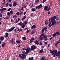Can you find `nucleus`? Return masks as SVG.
Returning <instances> with one entry per match:
<instances>
[{"label": "nucleus", "mask_w": 60, "mask_h": 60, "mask_svg": "<svg viewBox=\"0 0 60 60\" xmlns=\"http://www.w3.org/2000/svg\"><path fill=\"white\" fill-rule=\"evenodd\" d=\"M30 31V30H28L26 32V33L27 34L28 33V32H29Z\"/></svg>", "instance_id": "de8ad7c7"}, {"label": "nucleus", "mask_w": 60, "mask_h": 60, "mask_svg": "<svg viewBox=\"0 0 60 60\" xmlns=\"http://www.w3.org/2000/svg\"><path fill=\"white\" fill-rule=\"evenodd\" d=\"M53 39V37H52L51 38H50V40H51Z\"/></svg>", "instance_id": "69168bd1"}, {"label": "nucleus", "mask_w": 60, "mask_h": 60, "mask_svg": "<svg viewBox=\"0 0 60 60\" xmlns=\"http://www.w3.org/2000/svg\"><path fill=\"white\" fill-rule=\"evenodd\" d=\"M22 29H18V30H16L17 31H19V32H21L22 31Z\"/></svg>", "instance_id": "412c9836"}, {"label": "nucleus", "mask_w": 60, "mask_h": 60, "mask_svg": "<svg viewBox=\"0 0 60 60\" xmlns=\"http://www.w3.org/2000/svg\"><path fill=\"white\" fill-rule=\"evenodd\" d=\"M26 18V16H24L22 17V18L21 20L22 21H23V20H24Z\"/></svg>", "instance_id": "4468645a"}, {"label": "nucleus", "mask_w": 60, "mask_h": 60, "mask_svg": "<svg viewBox=\"0 0 60 60\" xmlns=\"http://www.w3.org/2000/svg\"><path fill=\"white\" fill-rule=\"evenodd\" d=\"M15 22H16L15 23V24H16V23H17L18 22V21L17 20V19H16Z\"/></svg>", "instance_id": "49530a36"}, {"label": "nucleus", "mask_w": 60, "mask_h": 60, "mask_svg": "<svg viewBox=\"0 0 60 60\" xmlns=\"http://www.w3.org/2000/svg\"><path fill=\"white\" fill-rule=\"evenodd\" d=\"M56 33H54L53 34V35L52 36H53V37H55V36H56Z\"/></svg>", "instance_id": "37998d69"}, {"label": "nucleus", "mask_w": 60, "mask_h": 60, "mask_svg": "<svg viewBox=\"0 0 60 60\" xmlns=\"http://www.w3.org/2000/svg\"><path fill=\"white\" fill-rule=\"evenodd\" d=\"M34 33V31H32L31 33V35L33 34Z\"/></svg>", "instance_id": "8fccbe9b"}, {"label": "nucleus", "mask_w": 60, "mask_h": 60, "mask_svg": "<svg viewBox=\"0 0 60 60\" xmlns=\"http://www.w3.org/2000/svg\"><path fill=\"white\" fill-rule=\"evenodd\" d=\"M6 7L8 6L9 5V4H8V3H6Z\"/></svg>", "instance_id": "09e8293b"}, {"label": "nucleus", "mask_w": 60, "mask_h": 60, "mask_svg": "<svg viewBox=\"0 0 60 60\" xmlns=\"http://www.w3.org/2000/svg\"><path fill=\"white\" fill-rule=\"evenodd\" d=\"M22 40H23L24 41L25 40H26V38L25 37H22Z\"/></svg>", "instance_id": "7c9ffc66"}, {"label": "nucleus", "mask_w": 60, "mask_h": 60, "mask_svg": "<svg viewBox=\"0 0 60 60\" xmlns=\"http://www.w3.org/2000/svg\"><path fill=\"white\" fill-rule=\"evenodd\" d=\"M45 23L46 25L48 24V22H47V20H46Z\"/></svg>", "instance_id": "79ce46f5"}, {"label": "nucleus", "mask_w": 60, "mask_h": 60, "mask_svg": "<svg viewBox=\"0 0 60 60\" xmlns=\"http://www.w3.org/2000/svg\"><path fill=\"white\" fill-rule=\"evenodd\" d=\"M6 37L8 38V33H6L5 34Z\"/></svg>", "instance_id": "393cba45"}, {"label": "nucleus", "mask_w": 60, "mask_h": 60, "mask_svg": "<svg viewBox=\"0 0 60 60\" xmlns=\"http://www.w3.org/2000/svg\"><path fill=\"white\" fill-rule=\"evenodd\" d=\"M0 17H2V14L0 13Z\"/></svg>", "instance_id": "338daca9"}, {"label": "nucleus", "mask_w": 60, "mask_h": 60, "mask_svg": "<svg viewBox=\"0 0 60 60\" xmlns=\"http://www.w3.org/2000/svg\"><path fill=\"white\" fill-rule=\"evenodd\" d=\"M47 30V28L46 27H45L44 28H42V30L41 31V33H43V32L44 31V30Z\"/></svg>", "instance_id": "423d86ee"}, {"label": "nucleus", "mask_w": 60, "mask_h": 60, "mask_svg": "<svg viewBox=\"0 0 60 60\" xmlns=\"http://www.w3.org/2000/svg\"><path fill=\"white\" fill-rule=\"evenodd\" d=\"M2 10L3 11L4 10H6V8H2Z\"/></svg>", "instance_id": "ea45409f"}, {"label": "nucleus", "mask_w": 60, "mask_h": 60, "mask_svg": "<svg viewBox=\"0 0 60 60\" xmlns=\"http://www.w3.org/2000/svg\"><path fill=\"white\" fill-rule=\"evenodd\" d=\"M36 27V26L35 25H34L32 26L31 28V29H35Z\"/></svg>", "instance_id": "9b49d317"}, {"label": "nucleus", "mask_w": 60, "mask_h": 60, "mask_svg": "<svg viewBox=\"0 0 60 60\" xmlns=\"http://www.w3.org/2000/svg\"><path fill=\"white\" fill-rule=\"evenodd\" d=\"M35 43L36 44H37V45H39V42H38V41L37 40L35 41Z\"/></svg>", "instance_id": "f8f14e48"}, {"label": "nucleus", "mask_w": 60, "mask_h": 60, "mask_svg": "<svg viewBox=\"0 0 60 60\" xmlns=\"http://www.w3.org/2000/svg\"><path fill=\"white\" fill-rule=\"evenodd\" d=\"M38 6H37L35 7V8L36 9H38Z\"/></svg>", "instance_id": "e2e57ef3"}, {"label": "nucleus", "mask_w": 60, "mask_h": 60, "mask_svg": "<svg viewBox=\"0 0 60 60\" xmlns=\"http://www.w3.org/2000/svg\"><path fill=\"white\" fill-rule=\"evenodd\" d=\"M34 49H36V46L34 45H33V46H31V47L30 50L33 51Z\"/></svg>", "instance_id": "39448f33"}, {"label": "nucleus", "mask_w": 60, "mask_h": 60, "mask_svg": "<svg viewBox=\"0 0 60 60\" xmlns=\"http://www.w3.org/2000/svg\"><path fill=\"white\" fill-rule=\"evenodd\" d=\"M53 20H54L53 19V18H52L51 19V21H50L51 22H52L53 21Z\"/></svg>", "instance_id": "864d4df0"}, {"label": "nucleus", "mask_w": 60, "mask_h": 60, "mask_svg": "<svg viewBox=\"0 0 60 60\" xmlns=\"http://www.w3.org/2000/svg\"><path fill=\"white\" fill-rule=\"evenodd\" d=\"M11 10V8H9L8 9V11H10Z\"/></svg>", "instance_id": "603ef678"}, {"label": "nucleus", "mask_w": 60, "mask_h": 60, "mask_svg": "<svg viewBox=\"0 0 60 60\" xmlns=\"http://www.w3.org/2000/svg\"><path fill=\"white\" fill-rule=\"evenodd\" d=\"M44 59V56H43V57L41 58V60H43Z\"/></svg>", "instance_id": "4d7b16f0"}, {"label": "nucleus", "mask_w": 60, "mask_h": 60, "mask_svg": "<svg viewBox=\"0 0 60 60\" xmlns=\"http://www.w3.org/2000/svg\"><path fill=\"white\" fill-rule=\"evenodd\" d=\"M51 23H52V22L50 21V22H49V24L48 26L49 28H50V27H51V25H51Z\"/></svg>", "instance_id": "a211bd4d"}, {"label": "nucleus", "mask_w": 60, "mask_h": 60, "mask_svg": "<svg viewBox=\"0 0 60 60\" xmlns=\"http://www.w3.org/2000/svg\"><path fill=\"white\" fill-rule=\"evenodd\" d=\"M7 15L10 16L11 15V13L9 12H7Z\"/></svg>", "instance_id": "72a5a7b5"}, {"label": "nucleus", "mask_w": 60, "mask_h": 60, "mask_svg": "<svg viewBox=\"0 0 60 60\" xmlns=\"http://www.w3.org/2000/svg\"><path fill=\"white\" fill-rule=\"evenodd\" d=\"M45 1H46V0H43L42 1V3H44V2H45Z\"/></svg>", "instance_id": "052dcab7"}, {"label": "nucleus", "mask_w": 60, "mask_h": 60, "mask_svg": "<svg viewBox=\"0 0 60 60\" xmlns=\"http://www.w3.org/2000/svg\"><path fill=\"white\" fill-rule=\"evenodd\" d=\"M56 55H56V56H60V52H58V53L57 52V54H56Z\"/></svg>", "instance_id": "6ab92c4d"}, {"label": "nucleus", "mask_w": 60, "mask_h": 60, "mask_svg": "<svg viewBox=\"0 0 60 60\" xmlns=\"http://www.w3.org/2000/svg\"><path fill=\"white\" fill-rule=\"evenodd\" d=\"M27 49L28 50H29V51H31V49L30 47H28L27 48Z\"/></svg>", "instance_id": "a19ab883"}, {"label": "nucleus", "mask_w": 60, "mask_h": 60, "mask_svg": "<svg viewBox=\"0 0 60 60\" xmlns=\"http://www.w3.org/2000/svg\"><path fill=\"white\" fill-rule=\"evenodd\" d=\"M42 5L41 4H40V5H39L38 6V9H39L40 8H42Z\"/></svg>", "instance_id": "6e6552de"}, {"label": "nucleus", "mask_w": 60, "mask_h": 60, "mask_svg": "<svg viewBox=\"0 0 60 60\" xmlns=\"http://www.w3.org/2000/svg\"><path fill=\"white\" fill-rule=\"evenodd\" d=\"M19 13H19V12H17L16 13V14H17V15H20Z\"/></svg>", "instance_id": "a18cd8bd"}, {"label": "nucleus", "mask_w": 60, "mask_h": 60, "mask_svg": "<svg viewBox=\"0 0 60 60\" xmlns=\"http://www.w3.org/2000/svg\"><path fill=\"white\" fill-rule=\"evenodd\" d=\"M31 11H35V8H33L31 9Z\"/></svg>", "instance_id": "cd10ccee"}, {"label": "nucleus", "mask_w": 60, "mask_h": 60, "mask_svg": "<svg viewBox=\"0 0 60 60\" xmlns=\"http://www.w3.org/2000/svg\"><path fill=\"white\" fill-rule=\"evenodd\" d=\"M42 43H41V42H40V43L39 44V45H42Z\"/></svg>", "instance_id": "0e129e2a"}, {"label": "nucleus", "mask_w": 60, "mask_h": 60, "mask_svg": "<svg viewBox=\"0 0 60 60\" xmlns=\"http://www.w3.org/2000/svg\"><path fill=\"white\" fill-rule=\"evenodd\" d=\"M10 42L12 44H14V41H13V39L12 38L11 39V40L10 41Z\"/></svg>", "instance_id": "aec40b11"}, {"label": "nucleus", "mask_w": 60, "mask_h": 60, "mask_svg": "<svg viewBox=\"0 0 60 60\" xmlns=\"http://www.w3.org/2000/svg\"><path fill=\"white\" fill-rule=\"evenodd\" d=\"M44 36L42 37L40 36V39L41 40H44Z\"/></svg>", "instance_id": "ddd939ff"}, {"label": "nucleus", "mask_w": 60, "mask_h": 60, "mask_svg": "<svg viewBox=\"0 0 60 60\" xmlns=\"http://www.w3.org/2000/svg\"><path fill=\"white\" fill-rule=\"evenodd\" d=\"M23 7L24 8H26V6L25 4H23Z\"/></svg>", "instance_id": "4be33fe9"}, {"label": "nucleus", "mask_w": 60, "mask_h": 60, "mask_svg": "<svg viewBox=\"0 0 60 60\" xmlns=\"http://www.w3.org/2000/svg\"><path fill=\"white\" fill-rule=\"evenodd\" d=\"M45 35V34L43 33V34H41V35H40V36H43L44 35Z\"/></svg>", "instance_id": "58836bf2"}, {"label": "nucleus", "mask_w": 60, "mask_h": 60, "mask_svg": "<svg viewBox=\"0 0 60 60\" xmlns=\"http://www.w3.org/2000/svg\"><path fill=\"white\" fill-rule=\"evenodd\" d=\"M44 50L43 49H41L39 51V53H42L43 52Z\"/></svg>", "instance_id": "dca6fc26"}, {"label": "nucleus", "mask_w": 60, "mask_h": 60, "mask_svg": "<svg viewBox=\"0 0 60 60\" xmlns=\"http://www.w3.org/2000/svg\"><path fill=\"white\" fill-rule=\"evenodd\" d=\"M60 43V40L59 39V40L57 41L56 42V44H59Z\"/></svg>", "instance_id": "b1692460"}, {"label": "nucleus", "mask_w": 60, "mask_h": 60, "mask_svg": "<svg viewBox=\"0 0 60 60\" xmlns=\"http://www.w3.org/2000/svg\"><path fill=\"white\" fill-rule=\"evenodd\" d=\"M11 22H12L13 23H14V21H13V19H11Z\"/></svg>", "instance_id": "6e6d98bb"}, {"label": "nucleus", "mask_w": 60, "mask_h": 60, "mask_svg": "<svg viewBox=\"0 0 60 60\" xmlns=\"http://www.w3.org/2000/svg\"><path fill=\"white\" fill-rule=\"evenodd\" d=\"M25 26V24H24H24L22 25V28H24Z\"/></svg>", "instance_id": "c9c22d12"}, {"label": "nucleus", "mask_w": 60, "mask_h": 60, "mask_svg": "<svg viewBox=\"0 0 60 60\" xmlns=\"http://www.w3.org/2000/svg\"><path fill=\"white\" fill-rule=\"evenodd\" d=\"M9 18L8 16H7L5 17H4V19H7Z\"/></svg>", "instance_id": "c756f323"}, {"label": "nucleus", "mask_w": 60, "mask_h": 60, "mask_svg": "<svg viewBox=\"0 0 60 60\" xmlns=\"http://www.w3.org/2000/svg\"><path fill=\"white\" fill-rule=\"evenodd\" d=\"M17 15H13V18H16L17 17Z\"/></svg>", "instance_id": "4c0bfd02"}, {"label": "nucleus", "mask_w": 60, "mask_h": 60, "mask_svg": "<svg viewBox=\"0 0 60 60\" xmlns=\"http://www.w3.org/2000/svg\"><path fill=\"white\" fill-rule=\"evenodd\" d=\"M50 8L49 7L48 8H47L46 11H50Z\"/></svg>", "instance_id": "bb28decb"}, {"label": "nucleus", "mask_w": 60, "mask_h": 60, "mask_svg": "<svg viewBox=\"0 0 60 60\" xmlns=\"http://www.w3.org/2000/svg\"><path fill=\"white\" fill-rule=\"evenodd\" d=\"M47 43H48V42H44V43L45 45H46V44H47Z\"/></svg>", "instance_id": "774afa93"}, {"label": "nucleus", "mask_w": 60, "mask_h": 60, "mask_svg": "<svg viewBox=\"0 0 60 60\" xmlns=\"http://www.w3.org/2000/svg\"><path fill=\"white\" fill-rule=\"evenodd\" d=\"M9 6L10 7H11L12 6V5L11 4H9Z\"/></svg>", "instance_id": "bf43d9fd"}, {"label": "nucleus", "mask_w": 60, "mask_h": 60, "mask_svg": "<svg viewBox=\"0 0 60 60\" xmlns=\"http://www.w3.org/2000/svg\"><path fill=\"white\" fill-rule=\"evenodd\" d=\"M57 51L56 50L54 49L53 51H52L51 50H50V51L49 52L50 53H51L52 55L55 54V56H57L56 54H57Z\"/></svg>", "instance_id": "f03ea898"}, {"label": "nucleus", "mask_w": 60, "mask_h": 60, "mask_svg": "<svg viewBox=\"0 0 60 60\" xmlns=\"http://www.w3.org/2000/svg\"><path fill=\"white\" fill-rule=\"evenodd\" d=\"M21 9L22 10H24L23 7H22L21 8Z\"/></svg>", "instance_id": "5fc2aeb1"}, {"label": "nucleus", "mask_w": 60, "mask_h": 60, "mask_svg": "<svg viewBox=\"0 0 60 60\" xmlns=\"http://www.w3.org/2000/svg\"><path fill=\"white\" fill-rule=\"evenodd\" d=\"M26 53L27 54H28V53H29V52H30V50H29L28 49H26Z\"/></svg>", "instance_id": "5701e85b"}, {"label": "nucleus", "mask_w": 60, "mask_h": 60, "mask_svg": "<svg viewBox=\"0 0 60 60\" xmlns=\"http://www.w3.org/2000/svg\"><path fill=\"white\" fill-rule=\"evenodd\" d=\"M15 27H12L11 28V29H8V30H9V31H7V32H10L11 31H13L15 28Z\"/></svg>", "instance_id": "20e7f679"}, {"label": "nucleus", "mask_w": 60, "mask_h": 60, "mask_svg": "<svg viewBox=\"0 0 60 60\" xmlns=\"http://www.w3.org/2000/svg\"><path fill=\"white\" fill-rule=\"evenodd\" d=\"M56 34L57 35H60V33L59 32H56Z\"/></svg>", "instance_id": "e433bc0d"}, {"label": "nucleus", "mask_w": 60, "mask_h": 60, "mask_svg": "<svg viewBox=\"0 0 60 60\" xmlns=\"http://www.w3.org/2000/svg\"><path fill=\"white\" fill-rule=\"evenodd\" d=\"M34 58V57H32L31 58L29 57L28 58V60H31L32 59H33Z\"/></svg>", "instance_id": "c85d7f7f"}, {"label": "nucleus", "mask_w": 60, "mask_h": 60, "mask_svg": "<svg viewBox=\"0 0 60 60\" xmlns=\"http://www.w3.org/2000/svg\"><path fill=\"white\" fill-rule=\"evenodd\" d=\"M13 5L14 6H15L17 5V3L16 2H14L13 3Z\"/></svg>", "instance_id": "2eb2a0df"}, {"label": "nucleus", "mask_w": 60, "mask_h": 60, "mask_svg": "<svg viewBox=\"0 0 60 60\" xmlns=\"http://www.w3.org/2000/svg\"><path fill=\"white\" fill-rule=\"evenodd\" d=\"M10 13L11 14H13V11L12 10H11L10 11Z\"/></svg>", "instance_id": "2f4dec72"}, {"label": "nucleus", "mask_w": 60, "mask_h": 60, "mask_svg": "<svg viewBox=\"0 0 60 60\" xmlns=\"http://www.w3.org/2000/svg\"><path fill=\"white\" fill-rule=\"evenodd\" d=\"M48 6L46 5L45 6L44 8V10L45 11H47V9L48 8Z\"/></svg>", "instance_id": "1a4fd4ad"}, {"label": "nucleus", "mask_w": 60, "mask_h": 60, "mask_svg": "<svg viewBox=\"0 0 60 60\" xmlns=\"http://www.w3.org/2000/svg\"><path fill=\"white\" fill-rule=\"evenodd\" d=\"M57 17H56V16H53L52 17V18L54 20L56 19V18Z\"/></svg>", "instance_id": "f704fd0d"}, {"label": "nucleus", "mask_w": 60, "mask_h": 60, "mask_svg": "<svg viewBox=\"0 0 60 60\" xmlns=\"http://www.w3.org/2000/svg\"><path fill=\"white\" fill-rule=\"evenodd\" d=\"M44 40L45 41H47L48 40L47 36L46 35H45L44 36Z\"/></svg>", "instance_id": "0eeeda50"}, {"label": "nucleus", "mask_w": 60, "mask_h": 60, "mask_svg": "<svg viewBox=\"0 0 60 60\" xmlns=\"http://www.w3.org/2000/svg\"><path fill=\"white\" fill-rule=\"evenodd\" d=\"M27 21H25V22H24V24L25 25L27 24Z\"/></svg>", "instance_id": "13d9d810"}, {"label": "nucleus", "mask_w": 60, "mask_h": 60, "mask_svg": "<svg viewBox=\"0 0 60 60\" xmlns=\"http://www.w3.org/2000/svg\"><path fill=\"white\" fill-rule=\"evenodd\" d=\"M52 24L51 25V26H52L54 25H56V22L55 21V20H53L52 22Z\"/></svg>", "instance_id": "7ed1b4c3"}, {"label": "nucleus", "mask_w": 60, "mask_h": 60, "mask_svg": "<svg viewBox=\"0 0 60 60\" xmlns=\"http://www.w3.org/2000/svg\"><path fill=\"white\" fill-rule=\"evenodd\" d=\"M34 37H33V38H32L31 39V40H34Z\"/></svg>", "instance_id": "680f3d73"}, {"label": "nucleus", "mask_w": 60, "mask_h": 60, "mask_svg": "<svg viewBox=\"0 0 60 60\" xmlns=\"http://www.w3.org/2000/svg\"><path fill=\"white\" fill-rule=\"evenodd\" d=\"M4 11H3L2 9H0V11H1V13H2Z\"/></svg>", "instance_id": "c03bdc74"}, {"label": "nucleus", "mask_w": 60, "mask_h": 60, "mask_svg": "<svg viewBox=\"0 0 60 60\" xmlns=\"http://www.w3.org/2000/svg\"><path fill=\"white\" fill-rule=\"evenodd\" d=\"M24 24V23H22V22H20L19 23V25L20 26H22Z\"/></svg>", "instance_id": "a878e982"}, {"label": "nucleus", "mask_w": 60, "mask_h": 60, "mask_svg": "<svg viewBox=\"0 0 60 60\" xmlns=\"http://www.w3.org/2000/svg\"><path fill=\"white\" fill-rule=\"evenodd\" d=\"M22 53L23 54H19V57L21 58L22 59L24 60V59L26 58V55L24 54L27 55V54L26 53V52L25 51H23L22 52Z\"/></svg>", "instance_id": "f257e3e1"}, {"label": "nucleus", "mask_w": 60, "mask_h": 60, "mask_svg": "<svg viewBox=\"0 0 60 60\" xmlns=\"http://www.w3.org/2000/svg\"><path fill=\"white\" fill-rule=\"evenodd\" d=\"M3 43L4 44H2V47L3 48V47H4V46L5 45V44H6V43L4 42Z\"/></svg>", "instance_id": "f3484780"}, {"label": "nucleus", "mask_w": 60, "mask_h": 60, "mask_svg": "<svg viewBox=\"0 0 60 60\" xmlns=\"http://www.w3.org/2000/svg\"><path fill=\"white\" fill-rule=\"evenodd\" d=\"M5 39V38L2 36L0 38V40L1 41H3Z\"/></svg>", "instance_id": "9d476101"}, {"label": "nucleus", "mask_w": 60, "mask_h": 60, "mask_svg": "<svg viewBox=\"0 0 60 60\" xmlns=\"http://www.w3.org/2000/svg\"><path fill=\"white\" fill-rule=\"evenodd\" d=\"M39 1V0H36L35 3H37Z\"/></svg>", "instance_id": "3c124183"}, {"label": "nucleus", "mask_w": 60, "mask_h": 60, "mask_svg": "<svg viewBox=\"0 0 60 60\" xmlns=\"http://www.w3.org/2000/svg\"><path fill=\"white\" fill-rule=\"evenodd\" d=\"M16 42L17 44H18V43L19 44V43H21V42L19 40L16 41Z\"/></svg>", "instance_id": "473e14b6"}]
</instances>
